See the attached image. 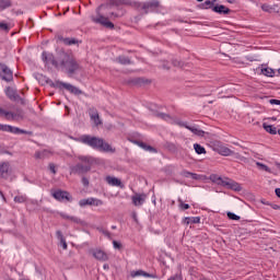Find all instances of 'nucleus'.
<instances>
[{
	"mask_svg": "<svg viewBox=\"0 0 280 280\" xmlns=\"http://www.w3.org/2000/svg\"><path fill=\"white\" fill-rule=\"evenodd\" d=\"M179 209H182V211H187V209H189V203H184L183 200L179 199Z\"/></svg>",
	"mask_w": 280,
	"mask_h": 280,
	"instance_id": "obj_41",
	"label": "nucleus"
},
{
	"mask_svg": "<svg viewBox=\"0 0 280 280\" xmlns=\"http://www.w3.org/2000/svg\"><path fill=\"white\" fill-rule=\"evenodd\" d=\"M60 244H61V246H62V248H63V250H67V248H68V245H67V240H61L60 241Z\"/></svg>",
	"mask_w": 280,
	"mask_h": 280,
	"instance_id": "obj_47",
	"label": "nucleus"
},
{
	"mask_svg": "<svg viewBox=\"0 0 280 280\" xmlns=\"http://www.w3.org/2000/svg\"><path fill=\"white\" fill-rule=\"evenodd\" d=\"M52 198L55 200H58V202H71L73 200V197H71V194L69 191L57 189L51 194Z\"/></svg>",
	"mask_w": 280,
	"mask_h": 280,
	"instance_id": "obj_7",
	"label": "nucleus"
},
{
	"mask_svg": "<svg viewBox=\"0 0 280 280\" xmlns=\"http://www.w3.org/2000/svg\"><path fill=\"white\" fill-rule=\"evenodd\" d=\"M271 207H272V209H275V210L280 209L279 205H272Z\"/></svg>",
	"mask_w": 280,
	"mask_h": 280,
	"instance_id": "obj_57",
	"label": "nucleus"
},
{
	"mask_svg": "<svg viewBox=\"0 0 280 280\" xmlns=\"http://www.w3.org/2000/svg\"><path fill=\"white\" fill-rule=\"evenodd\" d=\"M92 255H93L94 259H97V261H108V254H106L102 249H94L92 252Z\"/></svg>",
	"mask_w": 280,
	"mask_h": 280,
	"instance_id": "obj_20",
	"label": "nucleus"
},
{
	"mask_svg": "<svg viewBox=\"0 0 280 280\" xmlns=\"http://www.w3.org/2000/svg\"><path fill=\"white\" fill-rule=\"evenodd\" d=\"M155 117H158L159 119H163V121H168V124H176L177 121H180V120H174L172 116L165 113H156Z\"/></svg>",
	"mask_w": 280,
	"mask_h": 280,
	"instance_id": "obj_24",
	"label": "nucleus"
},
{
	"mask_svg": "<svg viewBox=\"0 0 280 280\" xmlns=\"http://www.w3.org/2000/svg\"><path fill=\"white\" fill-rule=\"evenodd\" d=\"M105 182L107 183V185H110V187H120V189H124V184L121 183V179L117 177L108 175L105 177Z\"/></svg>",
	"mask_w": 280,
	"mask_h": 280,
	"instance_id": "obj_16",
	"label": "nucleus"
},
{
	"mask_svg": "<svg viewBox=\"0 0 280 280\" xmlns=\"http://www.w3.org/2000/svg\"><path fill=\"white\" fill-rule=\"evenodd\" d=\"M132 8H136L142 14H150V12H159L161 10V2L158 0H149L147 2H132Z\"/></svg>",
	"mask_w": 280,
	"mask_h": 280,
	"instance_id": "obj_4",
	"label": "nucleus"
},
{
	"mask_svg": "<svg viewBox=\"0 0 280 280\" xmlns=\"http://www.w3.org/2000/svg\"><path fill=\"white\" fill-rule=\"evenodd\" d=\"M88 172H91V167L89 165H85L83 163H78L77 165L70 167L71 174H86Z\"/></svg>",
	"mask_w": 280,
	"mask_h": 280,
	"instance_id": "obj_12",
	"label": "nucleus"
},
{
	"mask_svg": "<svg viewBox=\"0 0 280 280\" xmlns=\"http://www.w3.org/2000/svg\"><path fill=\"white\" fill-rule=\"evenodd\" d=\"M11 129H9V132H11L12 135H32L31 131H25L19 127H10Z\"/></svg>",
	"mask_w": 280,
	"mask_h": 280,
	"instance_id": "obj_28",
	"label": "nucleus"
},
{
	"mask_svg": "<svg viewBox=\"0 0 280 280\" xmlns=\"http://www.w3.org/2000/svg\"><path fill=\"white\" fill-rule=\"evenodd\" d=\"M59 84H60V86L66 89V91H69L73 95H82V90H79L78 88H75L71 83L59 82Z\"/></svg>",
	"mask_w": 280,
	"mask_h": 280,
	"instance_id": "obj_18",
	"label": "nucleus"
},
{
	"mask_svg": "<svg viewBox=\"0 0 280 280\" xmlns=\"http://www.w3.org/2000/svg\"><path fill=\"white\" fill-rule=\"evenodd\" d=\"M131 277L135 278V277H144L147 279H159V276H156V273H149V272H145L144 270H137V271H131Z\"/></svg>",
	"mask_w": 280,
	"mask_h": 280,
	"instance_id": "obj_15",
	"label": "nucleus"
},
{
	"mask_svg": "<svg viewBox=\"0 0 280 280\" xmlns=\"http://www.w3.org/2000/svg\"><path fill=\"white\" fill-rule=\"evenodd\" d=\"M116 60L119 62V65H132V60L126 56H119Z\"/></svg>",
	"mask_w": 280,
	"mask_h": 280,
	"instance_id": "obj_32",
	"label": "nucleus"
},
{
	"mask_svg": "<svg viewBox=\"0 0 280 280\" xmlns=\"http://www.w3.org/2000/svg\"><path fill=\"white\" fill-rule=\"evenodd\" d=\"M269 5L268 4H262L261 5V10L264 11V12H268V10H269Z\"/></svg>",
	"mask_w": 280,
	"mask_h": 280,
	"instance_id": "obj_52",
	"label": "nucleus"
},
{
	"mask_svg": "<svg viewBox=\"0 0 280 280\" xmlns=\"http://www.w3.org/2000/svg\"><path fill=\"white\" fill-rule=\"evenodd\" d=\"M8 8H12V1L0 0V12H2V10H8Z\"/></svg>",
	"mask_w": 280,
	"mask_h": 280,
	"instance_id": "obj_33",
	"label": "nucleus"
},
{
	"mask_svg": "<svg viewBox=\"0 0 280 280\" xmlns=\"http://www.w3.org/2000/svg\"><path fill=\"white\" fill-rule=\"evenodd\" d=\"M176 125L180 128H186L187 130H190V132H192V135H196L197 137H205V131L196 126H189L185 121H177Z\"/></svg>",
	"mask_w": 280,
	"mask_h": 280,
	"instance_id": "obj_10",
	"label": "nucleus"
},
{
	"mask_svg": "<svg viewBox=\"0 0 280 280\" xmlns=\"http://www.w3.org/2000/svg\"><path fill=\"white\" fill-rule=\"evenodd\" d=\"M212 150L213 152H217L221 156H235V159H242L240 153H235V151L231 150L220 141L212 142Z\"/></svg>",
	"mask_w": 280,
	"mask_h": 280,
	"instance_id": "obj_6",
	"label": "nucleus"
},
{
	"mask_svg": "<svg viewBox=\"0 0 280 280\" xmlns=\"http://www.w3.org/2000/svg\"><path fill=\"white\" fill-rule=\"evenodd\" d=\"M228 3H237V0H228Z\"/></svg>",
	"mask_w": 280,
	"mask_h": 280,
	"instance_id": "obj_58",
	"label": "nucleus"
},
{
	"mask_svg": "<svg viewBox=\"0 0 280 280\" xmlns=\"http://www.w3.org/2000/svg\"><path fill=\"white\" fill-rule=\"evenodd\" d=\"M136 145H139V148H141L142 150H144L145 152H151L153 154H156V149H154V147L149 145L145 142L142 141H135Z\"/></svg>",
	"mask_w": 280,
	"mask_h": 280,
	"instance_id": "obj_23",
	"label": "nucleus"
},
{
	"mask_svg": "<svg viewBox=\"0 0 280 280\" xmlns=\"http://www.w3.org/2000/svg\"><path fill=\"white\" fill-rule=\"evenodd\" d=\"M256 165H257V167H259V170H262L264 172H268V173L271 172L270 167H268V165H266V164H264L261 162H257Z\"/></svg>",
	"mask_w": 280,
	"mask_h": 280,
	"instance_id": "obj_37",
	"label": "nucleus"
},
{
	"mask_svg": "<svg viewBox=\"0 0 280 280\" xmlns=\"http://www.w3.org/2000/svg\"><path fill=\"white\" fill-rule=\"evenodd\" d=\"M90 118L95 124V126H102V119H100V113H97V109L92 110Z\"/></svg>",
	"mask_w": 280,
	"mask_h": 280,
	"instance_id": "obj_26",
	"label": "nucleus"
},
{
	"mask_svg": "<svg viewBox=\"0 0 280 280\" xmlns=\"http://www.w3.org/2000/svg\"><path fill=\"white\" fill-rule=\"evenodd\" d=\"M276 196H278V198H280V188H276Z\"/></svg>",
	"mask_w": 280,
	"mask_h": 280,
	"instance_id": "obj_55",
	"label": "nucleus"
},
{
	"mask_svg": "<svg viewBox=\"0 0 280 280\" xmlns=\"http://www.w3.org/2000/svg\"><path fill=\"white\" fill-rule=\"evenodd\" d=\"M49 170L52 174H56V165L54 163L49 164Z\"/></svg>",
	"mask_w": 280,
	"mask_h": 280,
	"instance_id": "obj_49",
	"label": "nucleus"
},
{
	"mask_svg": "<svg viewBox=\"0 0 280 280\" xmlns=\"http://www.w3.org/2000/svg\"><path fill=\"white\" fill-rule=\"evenodd\" d=\"M79 161H81V163L83 165H89L90 170H91V166H93L97 163V159H95L91 155H80Z\"/></svg>",
	"mask_w": 280,
	"mask_h": 280,
	"instance_id": "obj_17",
	"label": "nucleus"
},
{
	"mask_svg": "<svg viewBox=\"0 0 280 280\" xmlns=\"http://www.w3.org/2000/svg\"><path fill=\"white\" fill-rule=\"evenodd\" d=\"M201 10H209L211 8V0H206L203 3L199 4Z\"/></svg>",
	"mask_w": 280,
	"mask_h": 280,
	"instance_id": "obj_38",
	"label": "nucleus"
},
{
	"mask_svg": "<svg viewBox=\"0 0 280 280\" xmlns=\"http://www.w3.org/2000/svg\"><path fill=\"white\" fill-rule=\"evenodd\" d=\"M70 222H73L74 224H81L82 220L78 217H70Z\"/></svg>",
	"mask_w": 280,
	"mask_h": 280,
	"instance_id": "obj_43",
	"label": "nucleus"
},
{
	"mask_svg": "<svg viewBox=\"0 0 280 280\" xmlns=\"http://www.w3.org/2000/svg\"><path fill=\"white\" fill-rule=\"evenodd\" d=\"M112 229H113V230L117 229V225H113Z\"/></svg>",
	"mask_w": 280,
	"mask_h": 280,
	"instance_id": "obj_60",
	"label": "nucleus"
},
{
	"mask_svg": "<svg viewBox=\"0 0 280 280\" xmlns=\"http://www.w3.org/2000/svg\"><path fill=\"white\" fill-rule=\"evenodd\" d=\"M147 198L148 195L145 194H136L131 197L132 205H135V207H142V205L145 203Z\"/></svg>",
	"mask_w": 280,
	"mask_h": 280,
	"instance_id": "obj_13",
	"label": "nucleus"
},
{
	"mask_svg": "<svg viewBox=\"0 0 280 280\" xmlns=\"http://www.w3.org/2000/svg\"><path fill=\"white\" fill-rule=\"evenodd\" d=\"M278 135L280 136V129L278 130Z\"/></svg>",
	"mask_w": 280,
	"mask_h": 280,
	"instance_id": "obj_63",
	"label": "nucleus"
},
{
	"mask_svg": "<svg viewBox=\"0 0 280 280\" xmlns=\"http://www.w3.org/2000/svg\"><path fill=\"white\" fill-rule=\"evenodd\" d=\"M0 79L4 82H12L14 80V74L12 70L5 66V63L0 62Z\"/></svg>",
	"mask_w": 280,
	"mask_h": 280,
	"instance_id": "obj_8",
	"label": "nucleus"
},
{
	"mask_svg": "<svg viewBox=\"0 0 280 280\" xmlns=\"http://www.w3.org/2000/svg\"><path fill=\"white\" fill-rule=\"evenodd\" d=\"M10 125H3V124H0V130L1 132H10L11 128Z\"/></svg>",
	"mask_w": 280,
	"mask_h": 280,
	"instance_id": "obj_40",
	"label": "nucleus"
},
{
	"mask_svg": "<svg viewBox=\"0 0 280 280\" xmlns=\"http://www.w3.org/2000/svg\"><path fill=\"white\" fill-rule=\"evenodd\" d=\"M278 73H279V75H280V68L278 69Z\"/></svg>",
	"mask_w": 280,
	"mask_h": 280,
	"instance_id": "obj_62",
	"label": "nucleus"
},
{
	"mask_svg": "<svg viewBox=\"0 0 280 280\" xmlns=\"http://www.w3.org/2000/svg\"><path fill=\"white\" fill-rule=\"evenodd\" d=\"M184 224H200V217H186L184 219Z\"/></svg>",
	"mask_w": 280,
	"mask_h": 280,
	"instance_id": "obj_27",
	"label": "nucleus"
},
{
	"mask_svg": "<svg viewBox=\"0 0 280 280\" xmlns=\"http://www.w3.org/2000/svg\"><path fill=\"white\" fill-rule=\"evenodd\" d=\"M56 235H57V240H59V242H61L62 240H65V236L62 235V232H61V231H57V232H56Z\"/></svg>",
	"mask_w": 280,
	"mask_h": 280,
	"instance_id": "obj_44",
	"label": "nucleus"
},
{
	"mask_svg": "<svg viewBox=\"0 0 280 280\" xmlns=\"http://www.w3.org/2000/svg\"><path fill=\"white\" fill-rule=\"evenodd\" d=\"M4 93L7 97H9V100H11L12 102H19V100H21V96L16 93V90L11 86H8Z\"/></svg>",
	"mask_w": 280,
	"mask_h": 280,
	"instance_id": "obj_19",
	"label": "nucleus"
},
{
	"mask_svg": "<svg viewBox=\"0 0 280 280\" xmlns=\"http://www.w3.org/2000/svg\"><path fill=\"white\" fill-rule=\"evenodd\" d=\"M228 218H229V220H240V215H237L233 212H228Z\"/></svg>",
	"mask_w": 280,
	"mask_h": 280,
	"instance_id": "obj_42",
	"label": "nucleus"
},
{
	"mask_svg": "<svg viewBox=\"0 0 280 280\" xmlns=\"http://www.w3.org/2000/svg\"><path fill=\"white\" fill-rule=\"evenodd\" d=\"M264 130H266V132H269V135H277V127L272 126V125H268L266 122L262 124Z\"/></svg>",
	"mask_w": 280,
	"mask_h": 280,
	"instance_id": "obj_29",
	"label": "nucleus"
},
{
	"mask_svg": "<svg viewBox=\"0 0 280 280\" xmlns=\"http://www.w3.org/2000/svg\"><path fill=\"white\" fill-rule=\"evenodd\" d=\"M81 183H82L83 187H89V178L82 177Z\"/></svg>",
	"mask_w": 280,
	"mask_h": 280,
	"instance_id": "obj_45",
	"label": "nucleus"
},
{
	"mask_svg": "<svg viewBox=\"0 0 280 280\" xmlns=\"http://www.w3.org/2000/svg\"><path fill=\"white\" fill-rule=\"evenodd\" d=\"M103 268H104V270H108L109 267H108V265H104Z\"/></svg>",
	"mask_w": 280,
	"mask_h": 280,
	"instance_id": "obj_59",
	"label": "nucleus"
},
{
	"mask_svg": "<svg viewBox=\"0 0 280 280\" xmlns=\"http://www.w3.org/2000/svg\"><path fill=\"white\" fill-rule=\"evenodd\" d=\"M0 30L2 32H10V25H8L5 22H0Z\"/></svg>",
	"mask_w": 280,
	"mask_h": 280,
	"instance_id": "obj_39",
	"label": "nucleus"
},
{
	"mask_svg": "<svg viewBox=\"0 0 280 280\" xmlns=\"http://www.w3.org/2000/svg\"><path fill=\"white\" fill-rule=\"evenodd\" d=\"M14 202L18 205H23V202H27V195H18L14 197Z\"/></svg>",
	"mask_w": 280,
	"mask_h": 280,
	"instance_id": "obj_34",
	"label": "nucleus"
},
{
	"mask_svg": "<svg viewBox=\"0 0 280 280\" xmlns=\"http://www.w3.org/2000/svg\"><path fill=\"white\" fill-rule=\"evenodd\" d=\"M49 156H54V151L51 149H44L42 151L35 152V159H49Z\"/></svg>",
	"mask_w": 280,
	"mask_h": 280,
	"instance_id": "obj_22",
	"label": "nucleus"
},
{
	"mask_svg": "<svg viewBox=\"0 0 280 280\" xmlns=\"http://www.w3.org/2000/svg\"><path fill=\"white\" fill-rule=\"evenodd\" d=\"M102 205H104V201H102V199H97V198H93V197H90L88 199H81L79 201L80 207H86V206L102 207Z\"/></svg>",
	"mask_w": 280,
	"mask_h": 280,
	"instance_id": "obj_9",
	"label": "nucleus"
},
{
	"mask_svg": "<svg viewBox=\"0 0 280 280\" xmlns=\"http://www.w3.org/2000/svg\"><path fill=\"white\" fill-rule=\"evenodd\" d=\"M4 117L8 121H14L16 119H23L24 115L21 109H16V113L7 110Z\"/></svg>",
	"mask_w": 280,
	"mask_h": 280,
	"instance_id": "obj_14",
	"label": "nucleus"
},
{
	"mask_svg": "<svg viewBox=\"0 0 280 280\" xmlns=\"http://www.w3.org/2000/svg\"><path fill=\"white\" fill-rule=\"evenodd\" d=\"M57 40H59V43H63L67 47H71L72 45L80 46L82 44V40H79L75 37H63L62 35H59Z\"/></svg>",
	"mask_w": 280,
	"mask_h": 280,
	"instance_id": "obj_11",
	"label": "nucleus"
},
{
	"mask_svg": "<svg viewBox=\"0 0 280 280\" xmlns=\"http://www.w3.org/2000/svg\"><path fill=\"white\" fill-rule=\"evenodd\" d=\"M184 176H185V178H189V176H190V178H192V180H200V178H202V175L191 173V172H188V171L184 172Z\"/></svg>",
	"mask_w": 280,
	"mask_h": 280,
	"instance_id": "obj_31",
	"label": "nucleus"
},
{
	"mask_svg": "<svg viewBox=\"0 0 280 280\" xmlns=\"http://www.w3.org/2000/svg\"><path fill=\"white\" fill-rule=\"evenodd\" d=\"M19 101L21 102L22 105H25V98L20 97V98L18 100V102H19Z\"/></svg>",
	"mask_w": 280,
	"mask_h": 280,
	"instance_id": "obj_56",
	"label": "nucleus"
},
{
	"mask_svg": "<svg viewBox=\"0 0 280 280\" xmlns=\"http://www.w3.org/2000/svg\"><path fill=\"white\" fill-rule=\"evenodd\" d=\"M198 2H201L202 0H197Z\"/></svg>",
	"mask_w": 280,
	"mask_h": 280,
	"instance_id": "obj_64",
	"label": "nucleus"
},
{
	"mask_svg": "<svg viewBox=\"0 0 280 280\" xmlns=\"http://www.w3.org/2000/svg\"><path fill=\"white\" fill-rule=\"evenodd\" d=\"M269 103H270V104H276L277 106H279L280 101H279V100L271 98V100L269 101Z\"/></svg>",
	"mask_w": 280,
	"mask_h": 280,
	"instance_id": "obj_51",
	"label": "nucleus"
},
{
	"mask_svg": "<svg viewBox=\"0 0 280 280\" xmlns=\"http://www.w3.org/2000/svg\"><path fill=\"white\" fill-rule=\"evenodd\" d=\"M211 3H212V5H213V3H215V0H212V2H211Z\"/></svg>",
	"mask_w": 280,
	"mask_h": 280,
	"instance_id": "obj_61",
	"label": "nucleus"
},
{
	"mask_svg": "<svg viewBox=\"0 0 280 280\" xmlns=\"http://www.w3.org/2000/svg\"><path fill=\"white\" fill-rule=\"evenodd\" d=\"M70 139H72V141H77V143H83V145H89V148H92V150H98V152H115L114 148L100 137L82 135L79 138L70 137Z\"/></svg>",
	"mask_w": 280,
	"mask_h": 280,
	"instance_id": "obj_2",
	"label": "nucleus"
},
{
	"mask_svg": "<svg viewBox=\"0 0 280 280\" xmlns=\"http://www.w3.org/2000/svg\"><path fill=\"white\" fill-rule=\"evenodd\" d=\"M113 246H114V248H117L119 250V248H121V243H119L117 241H113Z\"/></svg>",
	"mask_w": 280,
	"mask_h": 280,
	"instance_id": "obj_46",
	"label": "nucleus"
},
{
	"mask_svg": "<svg viewBox=\"0 0 280 280\" xmlns=\"http://www.w3.org/2000/svg\"><path fill=\"white\" fill-rule=\"evenodd\" d=\"M42 60L46 65H52L56 69L61 67L68 73V75H73L77 71H80V62L78 59L73 57V55L68 54L66 51H59L57 55V59L51 52L43 51Z\"/></svg>",
	"mask_w": 280,
	"mask_h": 280,
	"instance_id": "obj_1",
	"label": "nucleus"
},
{
	"mask_svg": "<svg viewBox=\"0 0 280 280\" xmlns=\"http://www.w3.org/2000/svg\"><path fill=\"white\" fill-rule=\"evenodd\" d=\"M112 5H132L129 0H109Z\"/></svg>",
	"mask_w": 280,
	"mask_h": 280,
	"instance_id": "obj_30",
	"label": "nucleus"
},
{
	"mask_svg": "<svg viewBox=\"0 0 280 280\" xmlns=\"http://www.w3.org/2000/svg\"><path fill=\"white\" fill-rule=\"evenodd\" d=\"M212 11L217 12V14H231V9L224 7V4L213 7Z\"/></svg>",
	"mask_w": 280,
	"mask_h": 280,
	"instance_id": "obj_25",
	"label": "nucleus"
},
{
	"mask_svg": "<svg viewBox=\"0 0 280 280\" xmlns=\"http://www.w3.org/2000/svg\"><path fill=\"white\" fill-rule=\"evenodd\" d=\"M61 218H63V220H71V215L69 214H61Z\"/></svg>",
	"mask_w": 280,
	"mask_h": 280,
	"instance_id": "obj_54",
	"label": "nucleus"
},
{
	"mask_svg": "<svg viewBox=\"0 0 280 280\" xmlns=\"http://www.w3.org/2000/svg\"><path fill=\"white\" fill-rule=\"evenodd\" d=\"M173 65H174V67H183V62H180V61L177 60V59H174V60H173Z\"/></svg>",
	"mask_w": 280,
	"mask_h": 280,
	"instance_id": "obj_48",
	"label": "nucleus"
},
{
	"mask_svg": "<svg viewBox=\"0 0 280 280\" xmlns=\"http://www.w3.org/2000/svg\"><path fill=\"white\" fill-rule=\"evenodd\" d=\"M104 5H100L96 9V15H91L92 23H95L96 25H102L103 27H106L107 30H115V24L110 21H108L107 16H104L102 14Z\"/></svg>",
	"mask_w": 280,
	"mask_h": 280,
	"instance_id": "obj_5",
	"label": "nucleus"
},
{
	"mask_svg": "<svg viewBox=\"0 0 280 280\" xmlns=\"http://www.w3.org/2000/svg\"><path fill=\"white\" fill-rule=\"evenodd\" d=\"M262 75H267V78H275V70L272 68H262Z\"/></svg>",
	"mask_w": 280,
	"mask_h": 280,
	"instance_id": "obj_35",
	"label": "nucleus"
},
{
	"mask_svg": "<svg viewBox=\"0 0 280 280\" xmlns=\"http://www.w3.org/2000/svg\"><path fill=\"white\" fill-rule=\"evenodd\" d=\"M194 149L197 154H207V150L205 149V147H202L198 143L194 144Z\"/></svg>",
	"mask_w": 280,
	"mask_h": 280,
	"instance_id": "obj_36",
	"label": "nucleus"
},
{
	"mask_svg": "<svg viewBox=\"0 0 280 280\" xmlns=\"http://www.w3.org/2000/svg\"><path fill=\"white\" fill-rule=\"evenodd\" d=\"M0 176L1 178L8 179L10 177V163L4 162L0 164Z\"/></svg>",
	"mask_w": 280,
	"mask_h": 280,
	"instance_id": "obj_21",
	"label": "nucleus"
},
{
	"mask_svg": "<svg viewBox=\"0 0 280 280\" xmlns=\"http://www.w3.org/2000/svg\"><path fill=\"white\" fill-rule=\"evenodd\" d=\"M7 110L0 107V117H5Z\"/></svg>",
	"mask_w": 280,
	"mask_h": 280,
	"instance_id": "obj_53",
	"label": "nucleus"
},
{
	"mask_svg": "<svg viewBox=\"0 0 280 280\" xmlns=\"http://www.w3.org/2000/svg\"><path fill=\"white\" fill-rule=\"evenodd\" d=\"M211 183L214 185H221V187H225L226 189H232V191H242V186L240 183L229 178V177H220L219 175H211Z\"/></svg>",
	"mask_w": 280,
	"mask_h": 280,
	"instance_id": "obj_3",
	"label": "nucleus"
},
{
	"mask_svg": "<svg viewBox=\"0 0 280 280\" xmlns=\"http://www.w3.org/2000/svg\"><path fill=\"white\" fill-rule=\"evenodd\" d=\"M102 233L103 235H105V237H108V240H110V232H108V230H103Z\"/></svg>",
	"mask_w": 280,
	"mask_h": 280,
	"instance_id": "obj_50",
	"label": "nucleus"
}]
</instances>
